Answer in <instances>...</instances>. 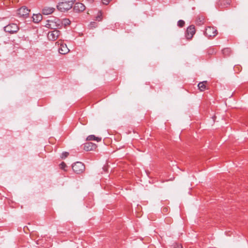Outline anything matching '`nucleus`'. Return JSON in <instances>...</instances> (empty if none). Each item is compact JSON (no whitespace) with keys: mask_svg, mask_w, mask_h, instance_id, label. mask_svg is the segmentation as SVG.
<instances>
[{"mask_svg":"<svg viewBox=\"0 0 248 248\" xmlns=\"http://www.w3.org/2000/svg\"><path fill=\"white\" fill-rule=\"evenodd\" d=\"M97 148V145L93 142H87L84 144L83 149L86 151L94 150Z\"/></svg>","mask_w":248,"mask_h":248,"instance_id":"obj_9","label":"nucleus"},{"mask_svg":"<svg viewBox=\"0 0 248 248\" xmlns=\"http://www.w3.org/2000/svg\"><path fill=\"white\" fill-rule=\"evenodd\" d=\"M86 140L88 141L95 140L97 142H99L101 140V138L95 137L93 135H91L87 137Z\"/></svg>","mask_w":248,"mask_h":248,"instance_id":"obj_13","label":"nucleus"},{"mask_svg":"<svg viewBox=\"0 0 248 248\" xmlns=\"http://www.w3.org/2000/svg\"><path fill=\"white\" fill-rule=\"evenodd\" d=\"M185 22L184 21L182 20H180L178 21V26L180 27H183L185 25Z\"/></svg>","mask_w":248,"mask_h":248,"instance_id":"obj_21","label":"nucleus"},{"mask_svg":"<svg viewBox=\"0 0 248 248\" xmlns=\"http://www.w3.org/2000/svg\"><path fill=\"white\" fill-rule=\"evenodd\" d=\"M68 155H69V153L65 152H63V153H62V155H61V157L62 159H64L66 157H67Z\"/></svg>","mask_w":248,"mask_h":248,"instance_id":"obj_22","label":"nucleus"},{"mask_svg":"<svg viewBox=\"0 0 248 248\" xmlns=\"http://www.w3.org/2000/svg\"><path fill=\"white\" fill-rule=\"evenodd\" d=\"M163 210V212H167L168 210V209L167 208H164Z\"/></svg>","mask_w":248,"mask_h":248,"instance_id":"obj_25","label":"nucleus"},{"mask_svg":"<svg viewBox=\"0 0 248 248\" xmlns=\"http://www.w3.org/2000/svg\"><path fill=\"white\" fill-rule=\"evenodd\" d=\"M55 9L52 7H44L42 10V14L45 15H48L53 13Z\"/></svg>","mask_w":248,"mask_h":248,"instance_id":"obj_11","label":"nucleus"},{"mask_svg":"<svg viewBox=\"0 0 248 248\" xmlns=\"http://www.w3.org/2000/svg\"><path fill=\"white\" fill-rule=\"evenodd\" d=\"M204 18L203 16H199V17H198V18L196 21L197 24L198 25H201L204 23Z\"/></svg>","mask_w":248,"mask_h":248,"instance_id":"obj_17","label":"nucleus"},{"mask_svg":"<svg viewBox=\"0 0 248 248\" xmlns=\"http://www.w3.org/2000/svg\"><path fill=\"white\" fill-rule=\"evenodd\" d=\"M171 248H183L181 244L175 243L171 246Z\"/></svg>","mask_w":248,"mask_h":248,"instance_id":"obj_20","label":"nucleus"},{"mask_svg":"<svg viewBox=\"0 0 248 248\" xmlns=\"http://www.w3.org/2000/svg\"><path fill=\"white\" fill-rule=\"evenodd\" d=\"M46 27L56 30L57 28H62V23L61 20L57 18H54L53 19L48 20Z\"/></svg>","mask_w":248,"mask_h":248,"instance_id":"obj_2","label":"nucleus"},{"mask_svg":"<svg viewBox=\"0 0 248 248\" xmlns=\"http://www.w3.org/2000/svg\"><path fill=\"white\" fill-rule=\"evenodd\" d=\"M74 2L72 0L64 1L59 3L57 9L61 12H64L70 10L73 6Z\"/></svg>","mask_w":248,"mask_h":248,"instance_id":"obj_1","label":"nucleus"},{"mask_svg":"<svg viewBox=\"0 0 248 248\" xmlns=\"http://www.w3.org/2000/svg\"><path fill=\"white\" fill-rule=\"evenodd\" d=\"M56 45H57L58 46L60 45V47L59 48V52L61 54H66L69 52V49L67 47L66 44H63V41L61 39H60L58 41L56 42Z\"/></svg>","mask_w":248,"mask_h":248,"instance_id":"obj_3","label":"nucleus"},{"mask_svg":"<svg viewBox=\"0 0 248 248\" xmlns=\"http://www.w3.org/2000/svg\"><path fill=\"white\" fill-rule=\"evenodd\" d=\"M85 9V6L81 3L78 2L74 6V10L76 12H80Z\"/></svg>","mask_w":248,"mask_h":248,"instance_id":"obj_12","label":"nucleus"},{"mask_svg":"<svg viewBox=\"0 0 248 248\" xmlns=\"http://www.w3.org/2000/svg\"><path fill=\"white\" fill-rule=\"evenodd\" d=\"M32 18L35 23H38L42 19V16L41 14L33 15Z\"/></svg>","mask_w":248,"mask_h":248,"instance_id":"obj_15","label":"nucleus"},{"mask_svg":"<svg viewBox=\"0 0 248 248\" xmlns=\"http://www.w3.org/2000/svg\"><path fill=\"white\" fill-rule=\"evenodd\" d=\"M102 19V13L101 11L98 12L97 16H96V20L100 21Z\"/></svg>","mask_w":248,"mask_h":248,"instance_id":"obj_19","label":"nucleus"},{"mask_svg":"<svg viewBox=\"0 0 248 248\" xmlns=\"http://www.w3.org/2000/svg\"><path fill=\"white\" fill-rule=\"evenodd\" d=\"M61 35L60 31L54 29L53 31L48 32L47 37L49 40L54 41L58 39Z\"/></svg>","mask_w":248,"mask_h":248,"instance_id":"obj_4","label":"nucleus"},{"mask_svg":"<svg viewBox=\"0 0 248 248\" xmlns=\"http://www.w3.org/2000/svg\"><path fill=\"white\" fill-rule=\"evenodd\" d=\"M111 0H102V3L104 4L107 5L109 3Z\"/></svg>","mask_w":248,"mask_h":248,"instance_id":"obj_24","label":"nucleus"},{"mask_svg":"<svg viewBox=\"0 0 248 248\" xmlns=\"http://www.w3.org/2000/svg\"><path fill=\"white\" fill-rule=\"evenodd\" d=\"M195 33V27L193 25L189 26L186 30V36L188 39H191Z\"/></svg>","mask_w":248,"mask_h":248,"instance_id":"obj_10","label":"nucleus"},{"mask_svg":"<svg viewBox=\"0 0 248 248\" xmlns=\"http://www.w3.org/2000/svg\"><path fill=\"white\" fill-rule=\"evenodd\" d=\"M60 167L62 169H63V170H64L65 169V168L66 167V165L65 164V163L63 162H62V163H61L60 165Z\"/></svg>","mask_w":248,"mask_h":248,"instance_id":"obj_23","label":"nucleus"},{"mask_svg":"<svg viewBox=\"0 0 248 248\" xmlns=\"http://www.w3.org/2000/svg\"><path fill=\"white\" fill-rule=\"evenodd\" d=\"M72 169L75 173L79 174L84 171L85 166L82 163L77 162L72 166Z\"/></svg>","mask_w":248,"mask_h":248,"instance_id":"obj_5","label":"nucleus"},{"mask_svg":"<svg viewBox=\"0 0 248 248\" xmlns=\"http://www.w3.org/2000/svg\"><path fill=\"white\" fill-rule=\"evenodd\" d=\"M217 30L212 27H208L206 28L204 32L205 35L208 37H213L217 35Z\"/></svg>","mask_w":248,"mask_h":248,"instance_id":"obj_7","label":"nucleus"},{"mask_svg":"<svg viewBox=\"0 0 248 248\" xmlns=\"http://www.w3.org/2000/svg\"><path fill=\"white\" fill-rule=\"evenodd\" d=\"M4 31L13 34L19 30V28L16 24H9L4 28Z\"/></svg>","mask_w":248,"mask_h":248,"instance_id":"obj_6","label":"nucleus"},{"mask_svg":"<svg viewBox=\"0 0 248 248\" xmlns=\"http://www.w3.org/2000/svg\"><path fill=\"white\" fill-rule=\"evenodd\" d=\"M30 12V10L27 7L23 6L17 10V15L20 17H26L29 15Z\"/></svg>","mask_w":248,"mask_h":248,"instance_id":"obj_8","label":"nucleus"},{"mask_svg":"<svg viewBox=\"0 0 248 248\" xmlns=\"http://www.w3.org/2000/svg\"><path fill=\"white\" fill-rule=\"evenodd\" d=\"M231 50L229 48H226L222 50L223 54L225 56H228L231 53Z\"/></svg>","mask_w":248,"mask_h":248,"instance_id":"obj_18","label":"nucleus"},{"mask_svg":"<svg viewBox=\"0 0 248 248\" xmlns=\"http://www.w3.org/2000/svg\"><path fill=\"white\" fill-rule=\"evenodd\" d=\"M206 84H207L206 81L200 82L198 85L199 90L202 92L204 91L206 89Z\"/></svg>","mask_w":248,"mask_h":248,"instance_id":"obj_14","label":"nucleus"},{"mask_svg":"<svg viewBox=\"0 0 248 248\" xmlns=\"http://www.w3.org/2000/svg\"><path fill=\"white\" fill-rule=\"evenodd\" d=\"M61 22L62 23V28L63 26L66 27L69 25L71 23L70 20L68 18H64L62 20H61Z\"/></svg>","mask_w":248,"mask_h":248,"instance_id":"obj_16","label":"nucleus"}]
</instances>
